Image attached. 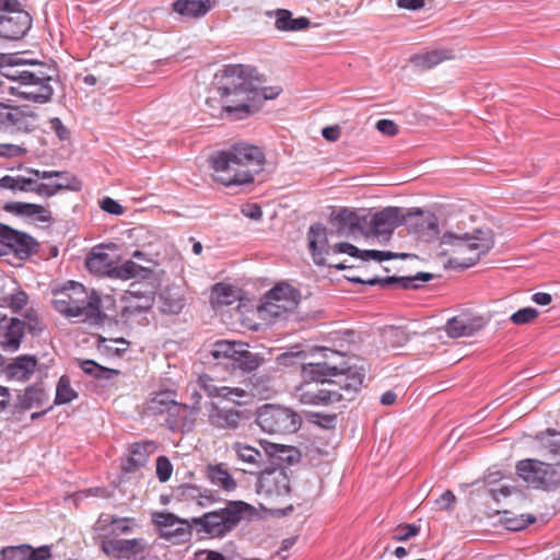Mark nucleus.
I'll list each match as a JSON object with an SVG mask.
<instances>
[{"label":"nucleus","mask_w":560,"mask_h":560,"mask_svg":"<svg viewBox=\"0 0 560 560\" xmlns=\"http://www.w3.org/2000/svg\"><path fill=\"white\" fill-rule=\"evenodd\" d=\"M255 508L241 500L228 501L223 508L194 517L191 524L170 512L153 514V523L161 538L174 544L188 542L192 536V525L213 538H222L233 532L242 522L250 521Z\"/></svg>","instance_id":"f257e3e1"},{"label":"nucleus","mask_w":560,"mask_h":560,"mask_svg":"<svg viewBox=\"0 0 560 560\" xmlns=\"http://www.w3.org/2000/svg\"><path fill=\"white\" fill-rule=\"evenodd\" d=\"M213 178L225 186H240L254 182L265 164V154L255 145L237 143L219 151L209 159Z\"/></svg>","instance_id":"f03ea898"},{"label":"nucleus","mask_w":560,"mask_h":560,"mask_svg":"<svg viewBox=\"0 0 560 560\" xmlns=\"http://www.w3.org/2000/svg\"><path fill=\"white\" fill-rule=\"evenodd\" d=\"M54 308L66 317H78L90 326H102L106 314L102 310L100 294L75 281H68L62 287L51 290Z\"/></svg>","instance_id":"7ed1b4c3"},{"label":"nucleus","mask_w":560,"mask_h":560,"mask_svg":"<svg viewBox=\"0 0 560 560\" xmlns=\"http://www.w3.org/2000/svg\"><path fill=\"white\" fill-rule=\"evenodd\" d=\"M222 85L218 89L221 97L234 96L231 100L235 105H223L222 108L230 115L253 114L250 100L257 95L256 86L258 77L255 70L244 65H228L222 70Z\"/></svg>","instance_id":"20e7f679"},{"label":"nucleus","mask_w":560,"mask_h":560,"mask_svg":"<svg viewBox=\"0 0 560 560\" xmlns=\"http://www.w3.org/2000/svg\"><path fill=\"white\" fill-rule=\"evenodd\" d=\"M322 359L316 362L306 363V374L308 377L323 375L332 381H338L341 388L348 394H355L362 386L365 372L362 368L352 366L349 359L342 352L323 348L320 349Z\"/></svg>","instance_id":"39448f33"},{"label":"nucleus","mask_w":560,"mask_h":560,"mask_svg":"<svg viewBox=\"0 0 560 560\" xmlns=\"http://www.w3.org/2000/svg\"><path fill=\"white\" fill-rule=\"evenodd\" d=\"M441 244L452 247L454 256L447 260L450 267L467 269L492 249L494 238L491 230L477 229L471 234L445 232L441 237Z\"/></svg>","instance_id":"423d86ee"},{"label":"nucleus","mask_w":560,"mask_h":560,"mask_svg":"<svg viewBox=\"0 0 560 560\" xmlns=\"http://www.w3.org/2000/svg\"><path fill=\"white\" fill-rule=\"evenodd\" d=\"M275 452H270V464L272 468L261 470L257 482L256 492L268 503H273L290 494V478L282 466L284 463L292 464V451L283 445L271 444Z\"/></svg>","instance_id":"0eeeda50"},{"label":"nucleus","mask_w":560,"mask_h":560,"mask_svg":"<svg viewBox=\"0 0 560 560\" xmlns=\"http://www.w3.org/2000/svg\"><path fill=\"white\" fill-rule=\"evenodd\" d=\"M18 85L11 86L12 93L21 98L44 104L51 100L54 83L58 82V70L55 65L33 63L32 69L15 71L12 75Z\"/></svg>","instance_id":"6e6552de"},{"label":"nucleus","mask_w":560,"mask_h":560,"mask_svg":"<svg viewBox=\"0 0 560 560\" xmlns=\"http://www.w3.org/2000/svg\"><path fill=\"white\" fill-rule=\"evenodd\" d=\"M303 382L295 389V397L304 405H329L340 400H352L353 394L346 393L338 381L323 375L308 377L306 363L302 365Z\"/></svg>","instance_id":"1a4fd4ad"},{"label":"nucleus","mask_w":560,"mask_h":560,"mask_svg":"<svg viewBox=\"0 0 560 560\" xmlns=\"http://www.w3.org/2000/svg\"><path fill=\"white\" fill-rule=\"evenodd\" d=\"M85 266L89 271L94 275L121 280H129L137 277L144 279L152 272L150 268L142 267L132 260L117 265L115 257L106 253L104 247L94 248L86 257Z\"/></svg>","instance_id":"9d476101"},{"label":"nucleus","mask_w":560,"mask_h":560,"mask_svg":"<svg viewBox=\"0 0 560 560\" xmlns=\"http://www.w3.org/2000/svg\"><path fill=\"white\" fill-rule=\"evenodd\" d=\"M516 474L534 489L555 491L560 488V460L547 463L525 458L516 463Z\"/></svg>","instance_id":"9b49d317"},{"label":"nucleus","mask_w":560,"mask_h":560,"mask_svg":"<svg viewBox=\"0 0 560 560\" xmlns=\"http://www.w3.org/2000/svg\"><path fill=\"white\" fill-rule=\"evenodd\" d=\"M33 19L19 0H0V37L20 40L31 30Z\"/></svg>","instance_id":"f8f14e48"},{"label":"nucleus","mask_w":560,"mask_h":560,"mask_svg":"<svg viewBox=\"0 0 560 560\" xmlns=\"http://www.w3.org/2000/svg\"><path fill=\"white\" fill-rule=\"evenodd\" d=\"M256 422L269 434H289L299 430L301 418L289 408L265 405L258 409Z\"/></svg>","instance_id":"ddd939ff"},{"label":"nucleus","mask_w":560,"mask_h":560,"mask_svg":"<svg viewBox=\"0 0 560 560\" xmlns=\"http://www.w3.org/2000/svg\"><path fill=\"white\" fill-rule=\"evenodd\" d=\"M38 127V115L27 107L0 104V130L30 133Z\"/></svg>","instance_id":"4468645a"},{"label":"nucleus","mask_w":560,"mask_h":560,"mask_svg":"<svg viewBox=\"0 0 560 560\" xmlns=\"http://www.w3.org/2000/svg\"><path fill=\"white\" fill-rule=\"evenodd\" d=\"M404 217L401 208L386 207L375 213L363 215V222L372 235L389 238L395 229L404 224Z\"/></svg>","instance_id":"2eb2a0df"},{"label":"nucleus","mask_w":560,"mask_h":560,"mask_svg":"<svg viewBox=\"0 0 560 560\" xmlns=\"http://www.w3.org/2000/svg\"><path fill=\"white\" fill-rule=\"evenodd\" d=\"M404 224L409 233L422 242L435 241L440 235L439 219L430 211H408L405 213Z\"/></svg>","instance_id":"dca6fc26"},{"label":"nucleus","mask_w":560,"mask_h":560,"mask_svg":"<svg viewBox=\"0 0 560 560\" xmlns=\"http://www.w3.org/2000/svg\"><path fill=\"white\" fill-rule=\"evenodd\" d=\"M300 300V293L288 283H279L270 289L262 298V308L275 316H280L293 310Z\"/></svg>","instance_id":"f3484780"},{"label":"nucleus","mask_w":560,"mask_h":560,"mask_svg":"<svg viewBox=\"0 0 560 560\" xmlns=\"http://www.w3.org/2000/svg\"><path fill=\"white\" fill-rule=\"evenodd\" d=\"M148 544L143 538H106L101 542L102 551L114 559L143 560Z\"/></svg>","instance_id":"a211bd4d"},{"label":"nucleus","mask_w":560,"mask_h":560,"mask_svg":"<svg viewBox=\"0 0 560 560\" xmlns=\"http://www.w3.org/2000/svg\"><path fill=\"white\" fill-rule=\"evenodd\" d=\"M243 419V412L232 406L211 402L208 407V421L219 430H236Z\"/></svg>","instance_id":"6ab92c4d"},{"label":"nucleus","mask_w":560,"mask_h":560,"mask_svg":"<svg viewBox=\"0 0 560 560\" xmlns=\"http://www.w3.org/2000/svg\"><path fill=\"white\" fill-rule=\"evenodd\" d=\"M486 324L482 316L459 315L446 322L445 331L451 338L471 337L480 331Z\"/></svg>","instance_id":"aec40b11"},{"label":"nucleus","mask_w":560,"mask_h":560,"mask_svg":"<svg viewBox=\"0 0 560 560\" xmlns=\"http://www.w3.org/2000/svg\"><path fill=\"white\" fill-rule=\"evenodd\" d=\"M199 411L200 407L176 402L172 405V409L167 413V427L172 431H190L195 425L196 416Z\"/></svg>","instance_id":"412c9836"},{"label":"nucleus","mask_w":560,"mask_h":560,"mask_svg":"<svg viewBox=\"0 0 560 560\" xmlns=\"http://www.w3.org/2000/svg\"><path fill=\"white\" fill-rule=\"evenodd\" d=\"M331 224L336 226L338 236H349L357 231L366 233V226L363 217H360L355 210L341 208L337 212L331 213Z\"/></svg>","instance_id":"4be33fe9"},{"label":"nucleus","mask_w":560,"mask_h":560,"mask_svg":"<svg viewBox=\"0 0 560 560\" xmlns=\"http://www.w3.org/2000/svg\"><path fill=\"white\" fill-rule=\"evenodd\" d=\"M307 237L314 262L318 266H325V255L329 253L326 228L320 223L311 225Z\"/></svg>","instance_id":"5701e85b"},{"label":"nucleus","mask_w":560,"mask_h":560,"mask_svg":"<svg viewBox=\"0 0 560 560\" xmlns=\"http://www.w3.org/2000/svg\"><path fill=\"white\" fill-rule=\"evenodd\" d=\"M47 400L48 394L44 387L39 384H32L16 395L13 408L16 411H26L32 408L42 407Z\"/></svg>","instance_id":"b1692460"},{"label":"nucleus","mask_w":560,"mask_h":560,"mask_svg":"<svg viewBox=\"0 0 560 560\" xmlns=\"http://www.w3.org/2000/svg\"><path fill=\"white\" fill-rule=\"evenodd\" d=\"M37 366V359L34 355L23 354L15 358L5 366V375L10 380L26 382L33 375Z\"/></svg>","instance_id":"393cba45"},{"label":"nucleus","mask_w":560,"mask_h":560,"mask_svg":"<svg viewBox=\"0 0 560 560\" xmlns=\"http://www.w3.org/2000/svg\"><path fill=\"white\" fill-rule=\"evenodd\" d=\"M454 58L455 54L453 49L438 48L412 55L410 62L420 70H429L443 61L452 60Z\"/></svg>","instance_id":"a878e982"},{"label":"nucleus","mask_w":560,"mask_h":560,"mask_svg":"<svg viewBox=\"0 0 560 560\" xmlns=\"http://www.w3.org/2000/svg\"><path fill=\"white\" fill-rule=\"evenodd\" d=\"M11 237L10 255H13L15 258L25 260L38 252L39 244L30 234L13 229Z\"/></svg>","instance_id":"bb28decb"},{"label":"nucleus","mask_w":560,"mask_h":560,"mask_svg":"<svg viewBox=\"0 0 560 560\" xmlns=\"http://www.w3.org/2000/svg\"><path fill=\"white\" fill-rule=\"evenodd\" d=\"M49 557L50 550L47 546L33 549L31 546L22 545L7 547L0 551V560H47Z\"/></svg>","instance_id":"cd10ccee"},{"label":"nucleus","mask_w":560,"mask_h":560,"mask_svg":"<svg viewBox=\"0 0 560 560\" xmlns=\"http://www.w3.org/2000/svg\"><path fill=\"white\" fill-rule=\"evenodd\" d=\"M434 276L429 272H418L415 276L409 277H398V276H389L386 278H378L374 277L369 279L368 283L369 285H375L380 284L381 287L385 288L392 284H399L402 289L409 290L413 289L417 290L420 288V284H418V281L421 282H428L432 280Z\"/></svg>","instance_id":"c85d7f7f"},{"label":"nucleus","mask_w":560,"mask_h":560,"mask_svg":"<svg viewBox=\"0 0 560 560\" xmlns=\"http://www.w3.org/2000/svg\"><path fill=\"white\" fill-rule=\"evenodd\" d=\"M176 498L185 502H196L199 506L205 508L215 501L214 494L210 490L185 483L176 488Z\"/></svg>","instance_id":"c756f323"},{"label":"nucleus","mask_w":560,"mask_h":560,"mask_svg":"<svg viewBox=\"0 0 560 560\" xmlns=\"http://www.w3.org/2000/svg\"><path fill=\"white\" fill-rule=\"evenodd\" d=\"M154 450L153 442L145 443H135L129 448V455L126 460L121 464L122 469L126 472H133L140 467H143L147 462L150 453Z\"/></svg>","instance_id":"7c9ffc66"},{"label":"nucleus","mask_w":560,"mask_h":560,"mask_svg":"<svg viewBox=\"0 0 560 560\" xmlns=\"http://www.w3.org/2000/svg\"><path fill=\"white\" fill-rule=\"evenodd\" d=\"M130 522H133V518L102 514L96 523V530L104 532L106 535H127L132 530L128 524Z\"/></svg>","instance_id":"2f4dec72"},{"label":"nucleus","mask_w":560,"mask_h":560,"mask_svg":"<svg viewBox=\"0 0 560 560\" xmlns=\"http://www.w3.org/2000/svg\"><path fill=\"white\" fill-rule=\"evenodd\" d=\"M206 476L213 486L223 491L232 492L237 487L235 479L223 464L208 465Z\"/></svg>","instance_id":"473e14b6"},{"label":"nucleus","mask_w":560,"mask_h":560,"mask_svg":"<svg viewBox=\"0 0 560 560\" xmlns=\"http://www.w3.org/2000/svg\"><path fill=\"white\" fill-rule=\"evenodd\" d=\"M127 293L130 298L128 305L124 308V316L145 313L154 305L155 298L152 291L140 293L139 291L130 289Z\"/></svg>","instance_id":"72a5a7b5"},{"label":"nucleus","mask_w":560,"mask_h":560,"mask_svg":"<svg viewBox=\"0 0 560 560\" xmlns=\"http://www.w3.org/2000/svg\"><path fill=\"white\" fill-rule=\"evenodd\" d=\"M276 18V28L284 32H296L305 30L310 26L311 22L307 18L301 16L298 19L292 18V13L285 9H278L273 12Z\"/></svg>","instance_id":"f704fd0d"},{"label":"nucleus","mask_w":560,"mask_h":560,"mask_svg":"<svg viewBox=\"0 0 560 560\" xmlns=\"http://www.w3.org/2000/svg\"><path fill=\"white\" fill-rule=\"evenodd\" d=\"M199 383L202 389L210 397H222L228 400L235 401L234 397L241 398L246 395V392L240 387H228V386H217L212 383V380L208 375H202L199 377Z\"/></svg>","instance_id":"c9c22d12"},{"label":"nucleus","mask_w":560,"mask_h":560,"mask_svg":"<svg viewBox=\"0 0 560 560\" xmlns=\"http://www.w3.org/2000/svg\"><path fill=\"white\" fill-rule=\"evenodd\" d=\"M210 9V0H177L173 3V10L187 18L203 16Z\"/></svg>","instance_id":"e433bc0d"},{"label":"nucleus","mask_w":560,"mask_h":560,"mask_svg":"<svg viewBox=\"0 0 560 560\" xmlns=\"http://www.w3.org/2000/svg\"><path fill=\"white\" fill-rule=\"evenodd\" d=\"M245 349L244 342L229 341V340H219L214 342L213 348L211 350V355L215 360H229L232 363H235V357L240 354V350Z\"/></svg>","instance_id":"4c0bfd02"},{"label":"nucleus","mask_w":560,"mask_h":560,"mask_svg":"<svg viewBox=\"0 0 560 560\" xmlns=\"http://www.w3.org/2000/svg\"><path fill=\"white\" fill-rule=\"evenodd\" d=\"M5 209L20 215L37 217L40 222H49L51 220L50 213L39 205L26 202H11L5 206Z\"/></svg>","instance_id":"58836bf2"},{"label":"nucleus","mask_w":560,"mask_h":560,"mask_svg":"<svg viewBox=\"0 0 560 560\" xmlns=\"http://www.w3.org/2000/svg\"><path fill=\"white\" fill-rule=\"evenodd\" d=\"M237 458L245 464H248L255 468H260L261 463L267 454L270 455V452H275L271 446L266 450L265 453H261L259 450L252 447L249 445H243L241 443H235L233 446Z\"/></svg>","instance_id":"ea45409f"},{"label":"nucleus","mask_w":560,"mask_h":560,"mask_svg":"<svg viewBox=\"0 0 560 560\" xmlns=\"http://www.w3.org/2000/svg\"><path fill=\"white\" fill-rule=\"evenodd\" d=\"M65 189L78 191L81 189V182L73 176L71 180H67L66 183L37 184L35 182V185H33L32 192H36L39 196L51 197L55 196L60 190Z\"/></svg>","instance_id":"a19ab883"},{"label":"nucleus","mask_w":560,"mask_h":560,"mask_svg":"<svg viewBox=\"0 0 560 560\" xmlns=\"http://www.w3.org/2000/svg\"><path fill=\"white\" fill-rule=\"evenodd\" d=\"M25 323L18 318H12L7 326L2 345L10 351H15L20 347L24 336Z\"/></svg>","instance_id":"79ce46f5"},{"label":"nucleus","mask_w":560,"mask_h":560,"mask_svg":"<svg viewBox=\"0 0 560 560\" xmlns=\"http://www.w3.org/2000/svg\"><path fill=\"white\" fill-rule=\"evenodd\" d=\"M264 362V358L258 353L248 350L245 343V349L240 350V354L235 357V363H232L233 369H240L243 372H253L258 369Z\"/></svg>","instance_id":"37998d69"},{"label":"nucleus","mask_w":560,"mask_h":560,"mask_svg":"<svg viewBox=\"0 0 560 560\" xmlns=\"http://www.w3.org/2000/svg\"><path fill=\"white\" fill-rule=\"evenodd\" d=\"M185 306V299L183 295L174 290L166 289L161 293L160 310L165 314H179Z\"/></svg>","instance_id":"c03bdc74"},{"label":"nucleus","mask_w":560,"mask_h":560,"mask_svg":"<svg viewBox=\"0 0 560 560\" xmlns=\"http://www.w3.org/2000/svg\"><path fill=\"white\" fill-rule=\"evenodd\" d=\"M236 291L232 285L215 283L211 291V303L214 306L231 305L236 301Z\"/></svg>","instance_id":"a18cd8bd"},{"label":"nucleus","mask_w":560,"mask_h":560,"mask_svg":"<svg viewBox=\"0 0 560 560\" xmlns=\"http://www.w3.org/2000/svg\"><path fill=\"white\" fill-rule=\"evenodd\" d=\"M536 438L551 459L560 460V432L548 430L537 434Z\"/></svg>","instance_id":"49530a36"},{"label":"nucleus","mask_w":560,"mask_h":560,"mask_svg":"<svg viewBox=\"0 0 560 560\" xmlns=\"http://www.w3.org/2000/svg\"><path fill=\"white\" fill-rule=\"evenodd\" d=\"M78 398V393L71 387L70 378L62 375L56 387L54 405H66Z\"/></svg>","instance_id":"de8ad7c7"},{"label":"nucleus","mask_w":560,"mask_h":560,"mask_svg":"<svg viewBox=\"0 0 560 560\" xmlns=\"http://www.w3.org/2000/svg\"><path fill=\"white\" fill-rule=\"evenodd\" d=\"M174 393L172 392H160L155 394L150 402L149 410L153 413H168L172 409V405H175L177 401L173 398Z\"/></svg>","instance_id":"09e8293b"},{"label":"nucleus","mask_w":560,"mask_h":560,"mask_svg":"<svg viewBox=\"0 0 560 560\" xmlns=\"http://www.w3.org/2000/svg\"><path fill=\"white\" fill-rule=\"evenodd\" d=\"M35 179L24 176L5 175L0 178V187L11 190L32 191Z\"/></svg>","instance_id":"8fccbe9b"},{"label":"nucleus","mask_w":560,"mask_h":560,"mask_svg":"<svg viewBox=\"0 0 560 560\" xmlns=\"http://www.w3.org/2000/svg\"><path fill=\"white\" fill-rule=\"evenodd\" d=\"M385 341L392 347L405 346L411 337V334L404 327H388L383 334Z\"/></svg>","instance_id":"3c124183"},{"label":"nucleus","mask_w":560,"mask_h":560,"mask_svg":"<svg viewBox=\"0 0 560 560\" xmlns=\"http://www.w3.org/2000/svg\"><path fill=\"white\" fill-rule=\"evenodd\" d=\"M256 92L255 98L250 100L253 113L258 109L262 102L276 98L280 94L281 89L278 86H261V81L258 79Z\"/></svg>","instance_id":"603ef678"},{"label":"nucleus","mask_w":560,"mask_h":560,"mask_svg":"<svg viewBox=\"0 0 560 560\" xmlns=\"http://www.w3.org/2000/svg\"><path fill=\"white\" fill-rule=\"evenodd\" d=\"M409 255L408 254H396L388 250H376V249H361V253H359L358 258L362 259L363 261L368 260H375V261H384V260H390L395 258H401L405 259Z\"/></svg>","instance_id":"864d4df0"},{"label":"nucleus","mask_w":560,"mask_h":560,"mask_svg":"<svg viewBox=\"0 0 560 560\" xmlns=\"http://www.w3.org/2000/svg\"><path fill=\"white\" fill-rule=\"evenodd\" d=\"M538 315L539 312L536 308L528 306L514 312L510 316V320L517 326H522L530 324L538 317Z\"/></svg>","instance_id":"5fc2aeb1"},{"label":"nucleus","mask_w":560,"mask_h":560,"mask_svg":"<svg viewBox=\"0 0 560 560\" xmlns=\"http://www.w3.org/2000/svg\"><path fill=\"white\" fill-rule=\"evenodd\" d=\"M420 533V526L416 524H400L394 529L393 539L406 541Z\"/></svg>","instance_id":"6e6d98bb"},{"label":"nucleus","mask_w":560,"mask_h":560,"mask_svg":"<svg viewBox=\"0 0 560 560\" xmlns=\"http://www.w3.org/2000/svg\"><path fill=\"white\" fill-rule=\"evenodd\" d=\"M27 149L24 144L0 143V156L15 159L26 155Z\"/></svg>","instance_id":"4d7b16f0"},{"label":"nucleus","mask_w":560,"mask_h":560,"mask_svg":"<svg viewBox=\"0 0 560 560\" xmlns=\"http://www.w3.org/2000/svg\"><path fill=\"white\" fill-rule=\"evenodd\" d=\"M156 477L161 482H166L173 472V465L166 456H159L156 459Z\"/></svg>","instance_id":"13d9d810"},{"label":"nucleus","mask_w":560,"mask_h":560,"mask_svg":"<svg viewBox=\"0 0 560 560\" xmlns=\"http://www.w3.org/2000/svg\"><path fill=\"white\" fill-rule=\"evenodd\" d=\"M12 233H13L12 228L4 225V224H0V256H9L10 255V250H11L10 242L12 240V237H11Z\"/></svg>","instance_id":"bf43d9fd"},{"label":"nucleus","mask_w":560,"mask_h":560,"mask_svg":"<svg viewBox=\"0 0 560 560\" xmlns=\"http://www.w3.org/2000/svg\"><path fill=\"white\" fill-rule=\"evenodd\" d=\"M535 522V517L533 515H521L518 517L506 520V528L510 530H521L525 528L528 524H533Z\"/></svg>","instance_id":"052dcab7"},{"label":"nucleus","mask_w":560,"mask_h":560,"mask_svg":"<svg viewBox=\"0 0 560 560\" xmlns=\"http://www.w3.org/2000/svg\"><path fill=\"white\" fill-rule=\"evenodd\" d=\"M101 209L109 214L120 215L124 213V207L110 197H105L100 202Z\"/></svg>","instance_id":"680f3d73"},{"label":"nucleus","mask_w":560,"mask_h":560,"mask_svg":"<svg viewBox=\"0 0 560 560\" xmlns=\"http://www.w3.org/2000/svg\"><path fill=\"white\" fill-rule=\"evenodd\" d=\"M49 125L51 130H54L59 138V140L63 141L69 139L70 131L69 129L62 124V121L58 117H54L49 120Z\"/></svg>","instance_id":"e2e57ef3"},{"label":"nucleus","mask_w":560,"mask_h":560,"mask_svg":"<svg viewBox=\"0 0 560 560\" xmlns=\"http://www.w3.org/2000/svg\"><path fill=\"white\" fill-rule=\"evenodd\" d=\"M332 252L335 254H348L351 257L358 258V255L359 253H361V249H359L357 246L350 243L341 242L332 246Z\"/></svg>","instance_id":"0e129e2a"},{"label":"nucleus","mask_w":560,"mask_h":560,"mask_svg":"<svg viewBox=\"0 0 560 560\" xmlns=\"http://www.w3.org/2000/svg\"><path fill=\"white\" fill-rule=\"evenodd\" d=\"M27 294L23 291H18L14 294H12L9 299V306L18 312L22 310L27 304Z\"/></svg>","instance_id":"69168bd1"},{"label":"nucleus","mask_w":560,"mask_h":560,"mask_svg":"<svg viewBox=\"0 0 560 560\" xmlns=\"http://www.w3.org/2000/svg\"><path fill=\"white\" fill-rule=\"evenodd\" d=\"M376 129L386 136H396L398 133V126L389 119H380L376 122Z\"/></svg>","instance_id":"338daca9"},{"label":"nucleus","mask_w":560,"mask_h":560,"mask_svg":"<svg viewBox=\"0 0 560 560\" xmlns=\"http://www.w3.org/2000/svg\"><path fill=\"white\" fill-rule=\"evenodd\" d=\"M78 363L84 373L93 377L96 376L97 372H104V370H102V365H100L93 360H78Z\"/></svg>","instance_id":"774afa93"}]
</instances>
